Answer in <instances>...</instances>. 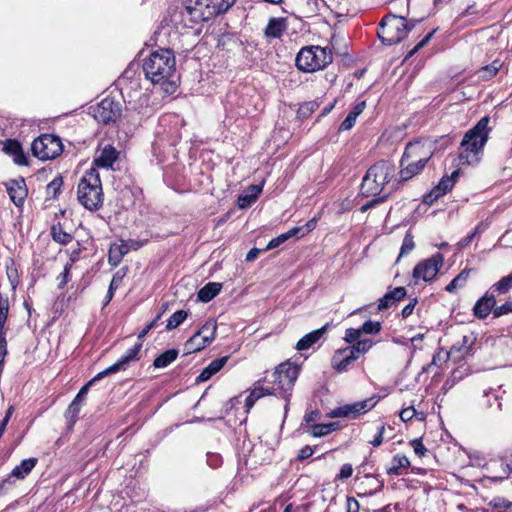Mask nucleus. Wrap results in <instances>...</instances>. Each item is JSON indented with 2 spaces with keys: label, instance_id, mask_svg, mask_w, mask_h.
I'll return each mask as SVG.
<instances>
[{
  "label": "nucleus",
  "instance_id": "8fccbe9b",
  "mask_svg": "<svg viewBox=\"0 0 512 512\" xmlns=\"http://www.w3.org/2000/svg\"><path fill=\"white\" fill-rule=\"evenodd\" d=\"M389 197V193H384L383 195L381 196H375V198H373L372 200L368 201L366 204H364L361 208H360V211L361 212H366L367 210L371 209V208H374L375 206H377L378 204L380 203H383L384 201L387 200V198Z\"/></svg>",
  "mask_w": 512,
  "mask_h": 512
},
{
  "label": "nucleus",
  "instance_id": "680f3d73",
  "mask_svg": "<svg viewBox=\"0 0 512 512\" xmlns=\"http://www.w3.org/2000/svg\"><path fill=\"white\" fill-rule=\"evenodd\" d=\"M256 200L251 196L250 194H244L240 195L238 197V206L241 209L249 207L252 203H254Z\"/></svg>",
  "mask_w": 512,
  "mask_h": 512
},
{
  "label": "nucleus",
  "instance_id": "69168bd1",
  "mask_svg": "<svg viewBox=\"0 0 512 512\" xmlns=\"http://www.w3.org/2000/svg\"><path fill=\"white\" fill-rule=\"evenodd\" d=\"M441 196L442 195L438 192V190L433 188L428 194L424 196L423 203L431 205Z\"/></svg>",
  "mask_w": 512,
  "mask_h": 512
},
{
  "label": "nucleus",
  "instance_id": "6e6d98bb",
  "mask_svg": "<svg viewBox=\"0 0 512 512\" xmlns=\"http://www.w3.org/2000/svg\"><path fill=\"white\" fill-rule=\"evenodd\" d=\"M102 374V371L99 372L96 376H94L90 381H88L81 389L80 391L78 392L79 394V398H85V396L87 395L88 393V390L89 388L96 382V381H99L101 379H103L104 377H106L107 375H101Z\"/></svg>",
  "mask_w": 512,
  "mask_h": 512
},
{
  "label": "nucleus",
  "instance_id": "f3484780",
  "mask_svg": "<svg viewBox=\"0 0 512 512\" xmlns=\"http://www.w3.org/2000/svg\"><path fill=\"white\" fill-rule=\"evenodd\" d=\"M486 471L488 472L486 479L493 483L502 482L512 473V460L494 461L487 465Z\"/></svg>",
  "mask_w": 512,
  "mask_h": 512
},
{
  "label": "nucleus",
  "instance_id": "c9c22d12",
  "mask_svg": "<svg viewBox=\"0 0 512 512\" xmlns=\"http://www.w3.org/2000/svg\"><path fill=\"white\" fill-rule=\"evenodd\" d=\"M410 461L405 455L397 454L392 459V465L387 468L386 472L388 475H399L401 468H408Z\"/></svg>",
  "mask_w": 512,
  "mask_h": 512
},
{
  "label": "nucleus",
  "instance_id": "aec40b11",
  "mask_svg": "<svg viewBox=\"0 0 512 512\" xmlns=\"http://www.w3.org/2000/svg\"><path fill=\"white\" fill-rule=\"evenodd\" d=\"M330 326L331 323H326L321 328L313 330L304 335L297 342L296 349L299 351H303L313 347V345H315L319 340H321L325 336Z\"/></svg>",
  "mask_w": 512,
  "mask_h": 512
},
{
  "label": "nucleus",
  "instance_id": "1a4fd4ad",
  "mask_svg": "<svg viewBox=\"0 0 512 512\" xmlns=\"http://www.w3.org/2000/svg\"><path fill=\"white\" fill-rule=\"evenodd\" d=\"M32 154L40 160L54 159L63 151L59 137L52 134H42L31 145Z\"/></svg>",
  "mask_w": 512,
  "mask_h": 512
},
{
  "label": "nucleus",
  "instance_id": "09e8293b",
  "mask_svg": "<svg viewBox=\"0 0 512 512\" xmlns=\"http://www.w3.org/2000/svg\"><path fill=\"white\" fill-rule=\"evenodd\" d=\"M415 247L413 236L407 233L403 239L399 257L409 254Z\"/></svg>",
  "mask_w": 512,
  "mask_h": 512
},
{
  "label": "nucleus",
  "instance_id": "3c124183",
  "mask_svg": "<svg viewBox=\"0 0 512 512\" xmlns=\"http://www.w3.org/2000/svg\"><path fill=\"white\" fill-rule=\"evenodd\" d=\"M509 313H512V301H507L506 303L499 306L495 304V308L493 309V316L495 318L507 315Z\"/></svg>",
  "mask_w": 512,
  "mask_h": 512
},
{
  "label": "nucleus",
  "instance_id": "f704fd0d",
  "mask_svg": "<svg viewBox=\"0 0 512 512\" xmlns=\"http://www.w3.org/2000/svg\"><path fill=\"white\" fill-rule=\"evenodd\" d=\"M51 236L55 242L61 245H66L73 240V235L64 231L60 223L51 227Z\"/></svg>",
  "mask_w": 512,
  "mask_h": 512
},
{
  "label": "nucleus",
  "instance_id": "c756f323",
  "mask_svg": "<svg viewBox=\"0 0 512 512\" xmlns=\"http://www.w3.org/2000/svg\"><path fill=\"white\" fill-rule=\"evenodd\" d=\"M365 482L361 485H365V490L362 495H374L381 491L384 487V482L374 475L367 474L364 476Z\"/></svg>",
  "mask_w": 512,
  "mask_h": 512
},
{
  "label": "nucleus",
  "instance_id": "423d86ee",
  "mask_svg": "<svg viewBox=\"0 0 512 512\" xmlns=\"http://www.w3.org/2000/svg\"><path fill=\"white\" fill-rule=\"evenodd\" d=\"M413 27L414 23L404 17L386 15L379 23L377 35L383 44L391 46L405 39Z\"/></svg>",
  "mask_w": 512,
  "mask_h": 512
},
{
  "label": "nucleus",
  "instance_id": "49530a36",
  "mask_svg": "<svg viewBox=\"0 0 512 512\" xmlns=\"http://www.w3.org/2000/svg\"><path fill=\"white\" fill-rule=\"evenodd\" d=\"M81 405L79 403L72 401V403L69 405L67 411H66V418L69 420L70 426H72L80 413Z\"/></svg>",
  "mask_w": 512,
  "mask_h": 512
},
{
  "label": "nucleus",
  "instance_id": "a878e982",
  "mask_svg": "<svg viewBox=\"0 0 512 512\" xmlns=\"http://www.w3.org/2000/svg\"><path fill=\"white\" fill-rule=\"evenodd\" d=\"M3 152L7 155L14 157V162L18 165H26L27 160L24 155L21 144L14 139L6 140L2 148Z\"/></svg>",
  "mask_w": 512,
  "mask_h": 512
},
{
  "label": "nucleus",
  "instance_id": "9d476101",
  "mask_svg": "<svg viewBox=\"0 0 512 512\" xmlns=\"http://www.w3.org/2000/svg\"><path fill=\"white\" fill-rule=\"evenodd\" d=\"M502 386L499 388L485 390L481 399V406L491 416L498 417L508 409V400L504 397L506 391H501Z\"/></svg>",
  "mask_w": 512,
  "mask_h": 512
},
{
  "label": "nucleus",
  "instance_id": "4c0bfd02",
  "mask_svg": "<svg viewBox=\"0 0 512 512\" xmlns=\"http://www.w3.org/2000/svg\"><path fill=\"white\" fill-rule=\"evenodd\" d=\"M512 288V273L508 276H505L501 278L497 283H495L491 288L490 291L498 292L500 294H506L510 291Z\"/></svg>",
  "mask_w": 512,
  "mask_h": 512
},
{
  "label": "nucleus",
  "instance_id": "6e6552de",
  "mask_svg": "<svg viewBox=\"0 0 512 512\" xmlns=\"http://www.w3.org/2000/svg\"><path fill=\"white\" fill-rule=\"evenodd\" d=\"M438 149V140L430 138L409 142L404 150V161L415 160L427 164Z\"/></svg>",
  "mask_w": 512,
  "mask_h": 512
},
{
  "label": "nucleus",
  "instance_id": "bf43d9fd",
  "mask_svg": "<svg viewBox=\"0 0 512 512\" xmlns=\"http://www.w3.org/2000/svg\"><path fill=\"white\" fill-rule=\"evenodd\" d=\"M353 467L351 464L342 465L339 474L336 476V480L344 481L352 476Z\"/></svg>",
  "mask_w": 512,
  "mask_h": 512
},
{
  "label": "nucleus",
  "instance_id": "0eeeda50",
  "mask_svg": "<svg viewBox=\"0 0 512 512\" xmlns=\"http://www.w3.org/2000/svg\"><path fill=\"white\" fill-rule=\"evenodd\" d=\"M298 375L299 367L290 362H284L278 365L272 375L274 384L277 385L281 397L285 400V414L288 412L292 389Z\"/></svg>",
  "mask_w": 512,
  "mask_h": 512
},
{
  "label": "nucleus",
  "instance_id": "cd10ccee",
  "mask_svg": "<svg viewBox=\"0 0 512 512\" xmlns=\"http://www.w3.org/2000/svg\"><path fill=\"white\" fill-rule=\"evenodd\" d=\"M222 289V284L217 282H209L202 287L198 292V299L201 302L207 303L216 297Z\"/></svg>",
  "mask_w": 512,
  "mask_h": 512
},
{
  "label": "nucleus",
  "instance_id": "2f4dec72",
  "mask_svg": "<svg viewBox=\"0 0 512 512\" xmlns=\"http://www.w3.org/2000/svg\"><path fill=\"white\" fill-rule=\"evenodd\" d=\"M459 176V170H455L450 176H443L434 188L443 196L449 192L455 185L456 179Z\"/></svg>",
  "mask_w": 512,
  "mask_h": 512
},
{
  "label": "nucleus",
  "instance_id": "864d4df0",
  "mask_svg": "<svg viewBox=\"0 0 512 512\" xmlns=\"http://www.w3.org/2000/svg\"><path fill=\"white\" fill-rule=\"evenodd\" d=\"M362 336V333H361V330L360 328L358 329H355V328H348L346 331H345V337H344V340L347 342V343H350V344H354L356 341H358Z\"/></svg>",
  "mask_w": 512,
  "mask_h": 512
},
{
  "label": "nucleus",
  "instance_id": "b1692460",
  "mask_svg": "<svg viewBox=\"0 0 512 512\" xmlns=\"http://www.w3.org/2000/svg\"><path fill=\"white\" fill-rule=\"evenodd\" d=\"M406 293V288L402 286L389 291L379 299L378 310L382 311L396 305L397 302L401 301L406 296Z\"/></svg>",
  "mask_w": 512,
  "mask_h": 512
},
{
  "label": "nucleus",
  "instance_id": "dca6fc26",
  "mask_svg": "<svg viewBox=\"0 0 512 512\" xmlns=\"http://www.w3.org/2000/svg\"><path fill=\"white\" fill-rule=\"evenodd\" d=\"M119 158V151L111 144L99 145L95 153L93 164L97 168H112Z\"/></svg>",
  "mask_w": 512,
  "mask_h": 512
},
{
  "label": "nucleus",
  "instance_id": "e433bc0d",
  "mask_svg": "<svg viewBox=\"0 0 512 512\" xmlns=\"http://www.w3.org/2000/svg\"><path fill=\"white\" fill-rule=\"evenodd\" d=\"M270 394H274V392L263 387H255L245 400L247 410H250L258 399Z\"/></svg>",
  "mask_w": 512,
  "mask_h": 512
},
{
  "label": "nucleus",
  "instance_id": "4be33fe9",
  "mask_svg": "<svg viewBox=\"0 0 512 512\" xmlns=\"http://www.w3.org/2000/svg\"><path fill=\"white\" fill-rule=\"evenodd\" d=\"M495 304V294L489 290L476 302L473 308L474 315L479 319H485L491 312L493 313Z\"/></svg>",
  "mask_w": 512,
  "mask_h": 512
},
{
  "label": "nucleus",
  "instance_id": "ddd939ff",
  "mask_svg": "<svg viewBox=\"0 0 512 512\" xmlns=\"http://www.w3.org/2000/svg\"><path fill=\"white\" fill-rule=\"evenodd\" d=\"M37 462V458L32 457L22 460L19 465L15 466L11 473L0 482V494L4 493L14 485L15 481L13 478L20 480L24 479L36 466Z\"/></svg>",
  "mask_w": 512,
  "mask_h": 512
},
{
  "label": "nucleus",
  "instance_id": "c03bdc74",
  "mask_svg": "<svg viewBox=\"0 0 512 512\" xmlns=\"http://www.w3.org/2000/svg\"><path fill=\"white\" fill-rule=\"evenodd\" d=\"M63 185L61 176L54 178L46 187V194L49 198H56Z\"/></svg>",
  "mask_w": 512,
  "mask_h": 512
},
{
  "label": "nucleus",
  "instance_id": "72a5a7b5",
  "mask_svg": "<svg viewBox=\"0 0 512 512\" xmlns=\"http://www.w3.org/2000/svg\"><path fill=\"white\" fill-rule=\"evenodd\" d=\"M209 344L210 343L205 341V339L203 340V339H201L200 336H198L197 334H194L185 342L184 350H185L186 354H191V353H194V352L204 349Z\"/></svg>",
  "mask_w": 512,
  "mask_h": 512
},
{
  "label": "nucleus",
  "instance_id": "473e14b6",
  "mask_svg": "<svg viewBox=\"0 0 512 512\" xmlns=\"http://www.w3.org/2000/svg\"><path fill=\"white\" fill-rule=\"evenodd\" d=\"M178 356V350L169 349L156 357L153 361V366L155 368H164L171 364L174 360H176Z\"/></svg>",
  "mask_w": 512,
  "mask_h": 512
},
{
  "label": "nucleus",
  "instance_id": "603ef678",
  "mask_svg": "<svg viewBox=\"0 0 512 512\" xmlns=\"http://www.w3.org/2000/svg\"><path fill=\"white\" fill-rule=\"evenodd\" d=\"M121 281H122V276H120L119 273H116L113 276L111 283L109 285V289H108L107 296H106L107 303L110 302L111 299L113 298L114 291L119 287Z\"/></svg>",
  "mask_w": 512,
  "mask_h": 512
},
{
  "label": "nucleus",
  "instance_id": "e2e57ef3",
  "mask_svg": "<svg viewBox=\"0 0 512 512\" xmlns=\"http://www.w3.org/2000/svg\"><path fill=\"white\" fill-rule=\"evenodd\" d=\"M357 117L353 115L351 112L348 113L347 117L344 119V121L340 125L341 130H350L356 122Z\"/></svg>",
  "mask_w": 512,
  "mask_h": 512
},
{
  "label": "nucleus",
  "instance_id": "a18cd8bd",
  "mask_svg": "<svg viewBox=\"0 0 512 512\" xmlns=\"http://www.w3.org/2000/svg\"><path fill=\"white\" fill-rule=\"evenodd\" d=\"M467 279L468 272L462 271L446 286V290L450 293L454 292L458 287L463 286Z\"/></svg>",
  "mask_w": 512,
  "mask_h": 512
},
{
  "label": "nucleus",
  "instance_id": "f03ea898",
  "mask_svg": "<svg viewBox=\"0 0 512 512\" xmlns=\"http://www.w3.org/2000/svg\"><path fill=\"white\" fill-rule=\"evenodd\" d=\"M176 61L173 52L169 49L153 51L143 62L145 77L154 84H162L174 75Z\"/></svg>",
  "mask_w": 512,
  "mask_h": 512
},
{
  "label": "nucleus",
  "instance_id": "37998d69",
  "mask_svg": "<svg viewBox=\"0 0 512 512\" xmlns=\"http://www.w3.org/2000/svg\"><path fill=\"white\" fill-rule=\"evenodd\" d=\"M210 0H188L185 7L186 11L192 15L193 13L199 12V16L203 15L201 8L203 6L209 7Z\"/></svg>",
  "mask_w": 512,
  "mask_h": 512
},
{
  "label": "nucleus",
  "instance_id": "2eb2a0df",
  "mask_svg": "<svg viewBox=\"0 0 512 512\" xmlns=\"http://www.w3.org/2000/svg\"><path fill=\"white\" fill-rule=\"evenodd\" d=\"M376 402L373 398L358 401L353 404L344 405L331 411L332 417H352L355 418L360 414L366 413L375 406Z\"/></svg>",
  "mask_w": 512,
  "mask_h": 512
},
{
  "label": "nucleus",
  "instance_id": "de8ad7c7",
  "mask_svg": "<svg viewBox=\"0 0 512 512\" xmlns=\"http://www.w3.org/2000/svg\"><path fill=\"white\" fill-rule=\"evenodd\" d=\"M382 326L380 322L368 320L360 327L362 334H377Z\"/></svg>",
  "mask_w": 512,
  "mask_h": 512
},
{
  "label": "nucleus",
  "instance_id": "f257e3e1",
  "mask_svg": "<svg viewBox=\"0 0 512 512\" xmlns=\"http://www.w3.org/2000/svg\"><path fill=\"white\" fill-rule=\"evenodd\" d=\"M489 118H481L477 124L468 130L460 144L459 161L461 164L474 165L480 160L484 146L488 140Z\"/></svg>",
  "mask_w": 512,
  "mask_h": 512
},
{
  "label": "nucleus",
  "instance_id": "4d7b16f0",
  "mask_svg": "<svg viewBox=\"0 0 512 512\" xmlns=\"http://www.w3.org/2000/svg\"><path fill=\"white\" fill-rule=\"evenodd\" d=\"M207 464L213 469L219 468L222 465V456L218 453L208 452Z\"/></svg>",
  "mask_w": 512,
  "mask_h": 512
},
{
  "label": "nucleus",
  "instance_id": "774afa93",
  "mask_svg": "<svg viewBox=\"0 0 512 512\" xmlns=\"http://www.w3.org/2000/svg\"><path fill=\"white\" fill-rule=\"evenodd\" d=\"M70 265H66L64 271L58 276V288L62 289L68 282L69 273H70Z\"/></svg>",
  "mask_w": 512,
  "mask_h": 512
},
{
  "label": "nucleus",
  "instance_id": "a19ab883",
  "mask_svg": "<svg viewBox=\"0 0 512 512\" xmlns=\"http://www.w3.org/2000/svg\"><path fill=\"white\" fill-rule=\"evenodd\" d=\"M336 429V423L313 424L311 426V434L314 437H322L328 435Z\"/></svg>",
  "mask_w": 512,
  "mask_h": 512
},
{
  "label": "nucleus",
  "instance_id": "13d9d810",
  "mask_svg": "<svg viewBox=\"0 0 512 512\" xmlns=\"http://www.w3.org/2000/svg\"><path fill=\"white\" fill-rule=\"evenodd\" d=\"M410 445L412 446L415 454L419 457H424L428 452L420 439H414L410 441Z\"/></svg>",
  "mask_w": 512,
  "mask_h": 512
},
{
  "label": "nucleus",
  "instance_id": "58836bf2",
  "mask_svg": "<svg viewBox=\"0 0 512 512\" xmlns=\"http://www.w3.org/2000/svg\"><path fill=\"white\" fill-rule=\"evenodd\" d=\"M373 346V342L370 339H359L353 345L347 348L353 352L354 355H360L368 352Z\"/></svg>",
  "mask_w": 512,
  "mask_h": 512
},
{
  "label": "nucleus",
  "instance_id": "39448f33",
  "mask_svg": "<svg viewBox=\"0 0 512 512\" xmlns=\"http://www.w3.org/2000/svg\"><path fill=\"white\" fill-rule=\"evenodd\" d=\"M332 61L333 54L330 49L320 46H306L298 52L295 64L300 71L312 73L324 69Z\"/></svg>",
  "mask_w": 512,
  "mask_h": 512
},
{
  "label": "nucleus",
  "instance_id": "ea45409f",
  "mask_svg": "<svg viewBox=\"0 0 512 512\" xmlns=\"http://www.w3.org/2000/svg\"><path fill=\"white\" fill-rule=\"evenodd\" d=\"M187 316H188V313L184 310L176 311L168 319L166 329L168 331H170V330L177 328L179 325H181L185 321Z\"/></svg>",
  "mask_w": 512,
  "mask_h": 512
},
{
  "label": "nucleus",
  "instance_id": "c85d7f7f",
  "mask_svg": "<svg viewBox=\"0 0 512 512\" xmlns=\"http://www.w3.org/2000/svg\"><path fill=\"white\" fill-rule=\"evenodd\" d=\"M302 230H303V227H294V228L290 229L289 231L280 234L279 236L271 239L264 250L267 251V250L274 249L292 237L298 238L299 234Z\"/></svg>",
  "mask_w": 512,
  "mask_h": 512
},
{
  "label": "nucleus",
  "instance_id": "5701e85b",
  "mask_svg": "<svg viewBox=\"0 0 512 512\" xmlns=\"http://www.w3.org/2000/svg\"><path fill=\"white\" fill-rule=\"evenodd\" d=\"M288 28V22L283 17L270 18L264 29V37L267 39L280 38Z\"/></svg>",
  "mask_w": 512,
  "mask_h": 512
},
{
  "label": "nucleus",
  "instance_id": "79ce46f5",
  "mask_svg": "<svg viewBox=\"0 0 512 512\" xmlns=\"http://www.w3.org/2000/svg\"><path fill=\"white\" fill-rule=\"evenodd\" d=\"M9 314V299L0 293V331H5V323Z\"/></svg>",
  "mask_w": 512,
  "mask_h": 512
},
{
  "label": "nucleus",
  "instance_id": "393cba45",
  "mask_svg": "<svg viewBox=\"0 0 512 512\" xmlns=\"http://www.w3.org/2000/svg\"><path fill=\"white\" fill-rule=\"evenodd\" d=\"M476 334L469 332L462 336L461 340L453 344L451 350L459 352L463 357L470 356L474 353L473 346L476 344Z\"/></svg>",
  "mask_w": 512,
  "mask_h": 512
},
{
  "label": "nucleus",
  "instance_id": "0e129e2a",
  "mask_svg": "<svg viewBox=\"0 0 512 512\" xmlns=\"http://www.w3.org/2000/svg\"><path fill=\"white\" fill-rule=\"evenodd\" d=\"M416 415V409L413 406L404 408L400 412V418L402 421L407 422Z\"/></svg>",
  "mask_w": 512,
  "mask_h": 512
},
{
  "label": "nucleus",
  "instance_id": "9b49d317",
  "mask_svg": "<svg viewBox=\"0 0 512 512\" xmlns=\"http://www.w3.org/2000/svg\"><path fill=\"white\" fill-rule=\"evenodd\" d=\"M92 115L96 121L103 124L115 122L121 115V105L112 98H105L97 105L91 107Z\"/></svg>",
  "mask_w": 512,
  "mask_h": 512
},
{
  "label": "nucleus",
  "instance_id": "4468645a",
  "mask_svg": "<svg viewBox=\"0 0 512 512\" xmlns=\"http://www.w3.org/2000/svg\"><path fill=\"white\" fill-rule=\"evenodd\" d=\"M142 343L135 344L114 364L102 371L101 375H112L119 371H125L132 362L139 361L141 358Z\"/></svg>",
  "mask_w": 512,
  "mask_h": 512
},
{
  "label": "nucleus",
  "instance_id": "6ab92c4d",
  "mask_svg": "<svg viewBox=\"0 0 512 512\" xmlns=\"http://www.w3.org/2000/svg\"><path fill=\"white\" fill-rule=\"evenodd\" d=\"M358 359V355H354L351 350L347 347L343 349H338L332 359L331 364L335 371L341 373L347 370V367Z\"/></svg>",
  "mask_w": 512,
  "mask_h": 512
},
{
  "label": "nucleus",
  "instance_id": "20e7f679",
  "mask_svg": "<svg viewBox=\"0 0 512 512\" xmlns=\"http://www.w3.org/2000/svg\"><path fill=\"white\" fill-rule=\"evenodd\" d=\"M77 198L81 205L90 211H97L102 207L104 194L97 168L91 167L80 179Z\"/></svg>",
  "mask_w": 512,
  "mask_h": 512
},
{
  "label": "nucleus",
  "instance_id": "bb28decb",
  "mask_svg": "<svg viewBox=\"0 0 512 512\" xmlns=\"http://www.w3.org/2000/svg\"><path fill=\"white\" fill-rule=\"evenodd\" d=\"M129 250L130 247H128V244L124 242H122L121 244H112L110 246L108 255L109 264L116 267L121 262L124 255L129 252Z\"/></svg>",
  "mask_w": 512,
  "mask_h": 512
},
{
  "label": "nucleus",
  "instance_id": "f8f14e48",
  "mask_svg": "<svg viewBox=\"0 0 512 512\" xmlns=\"http://www.w3.org/2000/svg\"><path fill=\"white\" fill-rule=\"evenodd\" d=\"M443 255L436 253L432 257L419 262L413 269V278L429 282L433 280L443 265Z\"/></svg>",
  "mask_w": 512,
  "mask_h": 512
},
{
  "label": "nucleus",
  "instance_id": "338daca9",
  "mask_svg": "<svg viewBox=\"0 0 512 512\" xmlns=\"http://www.w3.org/2000/svg\"><path fill=\"white\" fill-rule=\"evenodd\" d=\"M359 502L354 497H347L346 499V511L347 512H359Z\"/></svg>",
  "mask_w": 512,
  "mask_h": 512
},
{
  "label": "nucleus",
  "instance_id": "7ed1b4c3",
  "mask_svg": "<svg viewBox=\"0 0 512 512\" xmlns=\"http://www.w3.org/2000/svg\"><path fill=\"white\" fill-rule=\"evenodd\" d=\"M395 175V166L387 160H381L373 164L362 179L360 193L364 197L380 196L385 191V186Z\"/></svg>",
  "mask_w": 512,
  "mask_h": 512
},
{
  "label": "nucleus",
  "instance_id": "a211bd4d",
  "mask_svg": "<svg viewBox=\"0 0 512 512\" xmlns=\"http://www.w3.org/2000/svg\"><path fill=\"white\" fill-rule=\"evenodd\" d=\"M6 188L11 201L17 207H21L28 194L25 180L23 178L10 180L6 183Z\"/></svg>",
  "mask_w": 512,
  "mask_h": 512
},
{
  "label": "nucleus",
  "instance_id": "412c9836",
  "mask_svg": "<svg viewBox=\"0 0 512 512\" xmlns=\"http://www.w3.org/2000/svg\"><path fill=\"white\" fill-rule=\"evenodd\" d=\"M426 164H418L415 160H407L404 161V154L400 160V171L398 173L399 179L398 182H406L412 179L414 176L419 175Z\"/></svg>",
  "mask_w": 512,
  "mask_h": 512
},
{
  "label": "nucleus",
  "instance_id": "5fc2aeb1",
  "mask_svg": "<svg viewBox=\"0 0 512 512\" xmlns=\"http://www.w3.org/2000/svg\"><path fill=\"white\" fill-rule=\"evenodd\" d=\"M228 359H229L228 356H224V357L213 360L207 366L209 368L210 372L212 373V375L219 372L224 367V365L227 363Z\"/></svg>",
  "mask_w": 512,
  "mask_h": 512
},
{
  "label": "nucleus",
  "instance_id": "052dcab7",
  "mask_svg": "<svg viewBox=\"0 0 512 512\" xmlns=\"http://www.w3.org/2000/svg\"><path fill=\"white\" fill-rule=\"evenodd\" d=\"M236 0H221L217 7H214L216 14H223L227 12L234 4Z\"/></svg>",
  "mask_w": 512,
  "mask_h": 512
},
{
  "label": "nucleus",
  "instance_id": "7c9ffc66",
  "mask_svg": "<svg viewBox=\"0 0 512 512\" xmlns=\"http://www.w3.org/2000/svg\"><path fill=\"white\" fill-rule=\"evenodd\" d=\"M217 324L214 320L206 321L200 329L195 333L201 337V339H205L208 343H211L216 335Z\"/></svg>",
  "mask_w": 512,
  "mask_h": 512
}]
</instances>
